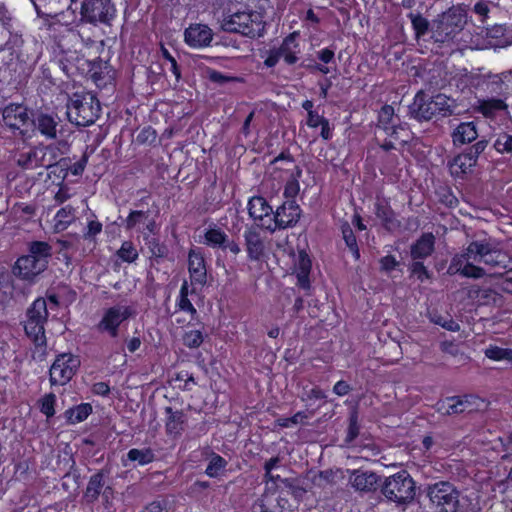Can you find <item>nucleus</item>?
Listing matches in <instances>:
<instances>
[{"instance_id":"1","label":"nucleus","mask_w":512,"mask_h":512,"mask_svg":"<svg viewBox=\"0 0 512 512\" xmlns=\"http://www.w3.org/2000/svg\"><path fill=\"white\" fill-rule=\"evenodd\" d=\"M507 259V254L495 239H477L470 242L463 253L453 257L449 272L460 273L470 278H481L485 274L484 270L474 263L482 262L492 267L505 266Z\"/></svg>"},{"instance_id":"2","label":"nucleus","mask_w":512,"mask_h":512,"mask_svg":"<svg viewBox=\"0 0 512 512\" xmlns=\"http://www.w3.org/2000/svg\"><path fill=\"white\" fill-rule=\"evenodd\" d=\"M221 27L226 32L239 33L243 36L255 38L262 35L264 21L259 12L245 9L225 16Z\"/></svg>"},{"instance_id":"3","label":"nucleus","mask_w":512,"mask_h":512,"mask_svg":"<svg viewBox=\"0 0 512 512\" xmlns=\"http://www.w3.org/2000/svg\"><path fill=\"white\" fill-rule=\"evenodd\" d=\"M51 256V247L46 242H33L29 254L20 257L14 267V272L25 280H31L42 273Z\"/></svg>"},{"instance_id":"4","label":"nucleus","mask_w":512,"mask_h":512,"mask_svg":"<svg viewBox=\"0 0 512 512\" xmlns=\"http://www.w3.org/2000/svg\"><path fill=\"white\" fill-rule=\"evenodd\" d=\"M100 114V104L91 93H75L67 104V116L77 126L93 124Z\"/></svg>"},{"instance_id":"5","label":"nucleus","mask_w":512,"mask_h":512,"mask_svg":"<svg viewBox=\"0 0 512 512\" xmlns=\"http://www.w3.org/2000/svg\"><path fill=\"white\" fill-rule=\"evenodd\" d=\"M48 319V303L45 298H37L26 311L24 330L38 347L46 346L45 323Z\"/></svg>"},{"instance_id":"6","label":"nucleus","mask_w":512,"mask_h":512,"mask_svg":"<svg viewBox=\"0 0 512 512\" xmlns=\"http://www.w3.org/2000/svg\"><path fill=\"white\" fill-rule=\"evenodd\" d=\"M413 113L420 120H430L435 116H446L453 112V100L444 94L429 96L420 91L415 95Z\"/></svg>"},{"instance_id":"7","label":"nucleus","mask_w":512,"mask_h":512,"mask_svg":"<svg viewBox=\"0 0 512 512\" xmlns=\"http://www.w3.org/2000/svg\"><path fill=\"white\" fill-rule=\"evenodd\" d=\"M466 23V15L458 8L449 9L438 16L431 24L432 37L436 42L444 43L459 33Z\"/></svg>"},{"instance_id":"8","label":"nucleus","mask_w":512,"mask_h":512,"mask_svg":"<svg viewBox=\"0 0 512 512\" xmlns=\"http://www.w3.org/2000/svg\"><path fill=\"white\" fill-rule=\"evenodd\" d=\"M382 493L390 501L406 504L415 497V483L408 472L400 471L386 478Z\"/></svg>"},{"instance_id":"9","label":"nucleus","mask_w":512,"mask_h":512,"mask_svg":"<svg viewBox=\"0 0 512 512\" xmlns=\"http://www.w3.org/2000/svg\"><path fill=\"white\" fill-rule=\"evenodd\" d=\"M117 9L112 0H83L80 7V20L92 25H111Z\"/></svg>"},{"instance_id":"10","label":"nucleus","mask_w":512,"mask_h":512,"mask_svg":"<svg viewBox=\"0 0 512 512\" xmlns=\"http://www.w3.org/2000/svg\"><path fill=\"white\" fill-rule=\"evenodd\" d=\"M427 496L436 512H457L459 491L449 482L441 481L427 487Z\"/></svg>"},{"instance_id":"11","label":"nucleus","mask_w":512,"mask_h":512,"mask_svg":"<svg viewBox=\"0 0 512 512\" xmlns=\"http://www.w3.org/2000/svg\"><path fill=\"white\" fill-rule=\"evenodd\" d=\"M80 366L77 356L70 353L60 354L50 368V382L52 385H65L68 383Z\"/></svg>"},{"instance_id":"12","label":"nucleus","mask_w":512,"mask_h":512,"mask_svg":"<svg viewBox=\"0 0 512 512\" xmlns=\"http://www.w3.org/2000/svg\"><path fill=\"white\" fill-rule=\"evenodd\" d=\"M132 315V310L126 305H116L106 309L102 318L97 324V330L101 333H107L111 337L118 336L120 325Z\"/></svg>"},{"instance_id":"13","label":"nucleus","mask_w":512,"mask_h":512,"mask_svg":"<svg viewBox=\"0 0 512 512\" xmlns=\"http://www.w3.org/2000/svg\"><path fill=\"white\" fill-rule=\"evenodd\" d=\"M248 212L257 225L269 231H275L274 213L263 197H252L248 202Z\"/></svg>"},{"instance_id":"14","label":"nucleus","mask_w":512,"mask_h":512,"mask_svg":"<svg viewBox=\"0 0 512 512\" xmlns=\"http://www.w3.org/2000/svg\"><path fill=\"white\" fill-rule=\"evenodd\" d=\"M3 121L6 126L13 130H19L21 133L25 132V127L28 126L30 118L27 109L19 104H10L3 110Z\"/></svg>"},{"instance_id":"15","label":"nucleus","mask_w":512,"mask_h":512,"mask_svg":"<svg viewBox=\"0 0 512 512\" xmlns=\"http://www.w3.org/2000/svg\"><path fill=\"white\" fill-rule=\"evenodd\" d=\"M301 215V209L294 200L285 201L274 213L276 229L295 225Z\"/></svg>"},{"instance_id":"16","label":"nucleus","mask_w":512,"mask_h":512,"mask_svg":"<svg viewBox=\"0 0 512 512\" xmlns=\"http://www.w3.org/2000/svg\"><path fill=\"white\" fill-rule=\"evenodd\" d=\"M125 222L127 230H136L143 234L145 240L148 239L150 234L156 232V223L149 217L148 212L131 211Z\"/></svg>"},{"instance_id":"17","label":"nucleus","mask_w":512,"mask_h":512,"mask_svg":"<svg viewBox=\"0 0 512 512\" xmlns=\"http://www.w3.org/2000/svg\"><path fill=\"white\" fill-rule=\"evenodd\" d=\"M185 42L192 48H203L208 46L212 39V30L203 24L190 25L184 33Z\"/></svg>"},{"instance_id":"18","label":"nucleus","mask_w":512,"mask_h":512,"mask_svg":"<svg viewBox=\"0 0 512 512\" xmlns=\"http://www.w3.org/2000/svg\"><path fill=\"white\" fill-rule=\"evenodd\" d=\"M188 269L192 282L203 285L206 283L207 270L200 249H191L188 255Z\"/></svg>"},{"instance_id":"19","label":"nucleus","mask_w":512,"mask_h":512,"mask_svg":"<svg viewBox=\"0 0 512 512\" xmlns=\"http://www.w3.org/2000/svg\"><path fill=\"white\" fill-rule=\"evenodd\" d=\"M349 483L361 492H369L376 488L378 477L375 473L366 470L349 471Z\"/></svg>"},{"instance_id":"20","label":"nucleus","mask_w":512,"mask_h":512,"mask_svg":"<svg viewBox=\"0 0 512 512\" xmlns=\"http://www.w3.org/2000/svg\"><path fill=\"white\" fill-rule=\"evenodd\" d=\"M246 251L250 260L258 261L264 255L265 245L260 235L253 229L244 232Z\"/></svg>"},{"instance_id":"21","label":"nucleus","mask_w":512,"mask_h":512,"mask_svg":"<svg viewBox=\"0 0 512 512\" xmlns=\"http://www.w3.org/2000/svg\"><path fill=\"white\" fill-rule=\"evenodd\" d=\"M311 269V261L304 251H299L294 260V272L297 275L298 284L304 288H309V273Z\"/></svg>"},{"instance_id":"22","label":"nucleus","mask_w":512,"mask_h":512,"mask_svg":"<svg viewBox=\"0 0 512 512\" xmlns=\"http://www.w3.org/2000/svg\"><path fill=\"white\" fill-rule=\"evenodd\" d=\"M287 168H285V179H287V183L284 189V196L288 199H293L299 192L300 186L298 183V178L301 176V170L292 162L287 161Z\"/></svg>"},{"instance_id":"23","label":"nucleus","mask_w":512,"mask_h":512,"mask_svg":"<svg viewBox=\"0 0 512 512\" xmlns=\"http://www.w3.org/2000/svg\"><path fill=\"white\" fill-rule=\"evenodd\" d=\"M476 155L467 152L456 156L450 163V171L453 175L459 177L471 171L476 165Z\"/></svg>"},{"instance_id":"24","label":"nucleus","mask_w":512,"mask_h":512,"mask_svg":"<svg viewBox=\"0 0 512 512\" xmlns=\"http://www.w3.org/2000/svg\"><path fill=\"white\" fill-rule=\"evenodd\" d=\"M478 136V131L474 122H464L457 126L452 137L455 145H463L474 141Z\"/></svg>"},{"instance_id":"25","label":"nucleus","mask_w":512,"mask_h":512,"mask_svg":"<svg viewBox=\"0 0 512 512\" xmlns=\"http://www.w3.org/2000/svg\"><path fill=\"white\" fill-rule=\"evenodd\" d=\"M75 209L67 205L57 211L53 218V228L55 232H62L66 230L75 219Z\"/></svg>"},{"instance_id":"26","label":"nucleus","mask_w":512,"mask_h":512,"mask_svg":"<svg viewBox=\"0 0 512 512\" xmlns=\"http://www.w3.org/2000/svg\"><path fill=\"white\" fill-rule=\"evenodd\" d=\"M167 420H166V432L172 436H178L183 430V424L185 422V415L182 411H173L172 408H166Z\"/></svg>"},{"instance_id":"27","label":"nucleus","mask_w":512,"mask_h":512,"mask_svg":"<svg viewBox=\"0 0 512 512\" xmlns=\"http://www.w3.org/2000/svg\"><path fill=\"white\" fill-rule=\"evenodd\" d=\"M434 236L431 233L424 234L411 249V255L414 259L426 258L434 250Z\"/></svg>"},{"instance_id":"28","label":"nucleus","mask_w":512,"mask_h":512,"mask_svg":"<svg viewBox=\"0 0 512 512\" xmlns=\"http://www.w3.org/2000/svg\"><path fill=\"white\" fill-rule=\"evenodd\" d=\"M470 401L468 398L462 399L458 397L447 398L439 404V411L445 414H458L470 411Z\"/></svg>"},{"instance_id":"29","label":"nucleus","mask_w":512,"mask_h":512,"mask_svg":"<svg viewBox=\"0 0 512 512\" xmlns=\"http://www.w3.org/2000/svg\"><path fill=\"white\" fill-rule=\"evenodd\" d=\"M278 49L288 64L295 63L297 61V54L300 52L297 43V35L293 33L286 37Z\"/></svg>"},{"instance_id":"30","label":"nucleus","mask_w":512,"mask_h":512,"mask_svg":"<svg viewBox=\"0 0 512 512\" xmlns=\"http://www.w3.org/2000/svg\"><path fill=\"white\" fill-rule=\"evenodd\" d=\"M52 19L54 23H59L60 25L67 27L69 30H72L80 23H83L76 10L71 6H69L65 11L54 14Z\"/></svg>"},{"instance_id":"31","label":"nucleus","mask_w":512,"mask_h":512,"mask_svg":"<svg viewBox=\"0 0 512 512\" xmlns=\"http://www.w3.org/2000/svg\"><path fill=\"white\" fill-rule=\"evenodd\" d=\"M227 234L218 227H209L204 233L203 243L212 248H222L227 241Z\"/></svg>"},{"instance_id":"32","label":"nucleus","mask_w":512,"mask_h":512,"mask_svg":"<svg viewBox=\"0 0 512 512\" xmlns=\"http://www.w3.org/2000/svg\"><path fill=\"white\" fill-rule=\"evenodd\" d=\"M227 466V461L218 454H212L209 458L205 473L211 478H217L223 475Z\"/></svg>"},{"instance_id":"33","label":"nucleus","mask_w":512,"mask_h":512,"mask_svg":"<svg viewBox=\"0 0 512 512\" xmlns=\"http://www.w3.org/2000/svg\"><path fill=\"white\" fill-rule=\"evenodd\" d=\"M92 412L90 404L83 403L65 412L67 420L71 424H76L84 421Z\"/></svg>"},{"instance_id":"34","label":"nucleus","mask_w":512,"mask_h":512,"mask_svg":"<svg viewBox=\"0 0 512 512\" xmlns=\"http://www.w3.org/2000/svg\"><path fill=\"white\" fill-rule=\"evenodd\" d=\"M155 456L150 448L130 449L127 453V460L136 462L138 465H147L154 460Z\"/></svg>"},{"instance_id":"35","label":"nucleus","mask_w":512,"mask_h":512,"mask_svg":"<svg viewBox=\"0 0 512 512\" xmlns=\"http://www.w3.org/2000/svg\"><path fill=\"white\" fill-rule=\"evenodd\" d=\"M36 125L41 134L48 138H54L56 136V121L52 116L41 114L36 120Z\"/></svg>"},{"instance_id":"36","label":"nucleus","mask_w":512,"mask_h":512,"mask_svg":"<svg viewBox=\"0 0 512 512\" xmlns=\"http://www.w3.org/2000/svg\"><path fill=\"white\" fill-rule=\"evenodd\" d=\"M379 125L385 132L390 131L392 125H396L399 119L394 116V108L390 105H385L379 112Z\"/></svg>"},{"instance_id":"37","label":"nucleus","mask_w":512,"mask_h":512,"mask_svg":"<svg viewBox=\"0 0 512 512\" xmlns=\"http://www.w3.org/2000/svg\"><path fill=\"white\" fill-rule=\"evenodd\" d=\"M485 356L494 361H512V349L490 345L485 349Z\"/></svg>"},{"instance_id":"38","label":"nucleus","mask_w":512,"mask_h":512,"mask_svg":"<svg viewBox=\"0 0 512 512\" xmlns=\"http://www.w3.org/2000/svg\"><path fill=\"white\" fill-rule=\"evenodd\" d=\"M117 256L124 262L133 263L138 259L139 253L131 241H124L117 251Z\"/></svg>"},{"instance_id":"39","label":"nucleus","mask_w":512,"mask_h":512,"mask_svg":"<svg viewBox=\"0 0 512 512\" xmlns=\"http://www.w3.org/2000/svg\"><path fill=\"white\" fill-rule=\"evenodd\" d=\"M386 134L401 144L407 143L411 139V132L409 129L406 125H402L400 123L392 125L390 131L386 132Z\"/></svg>"},{"instance_id":"40","label":"nucleus","mask_w":512,"mask_h":512,"mask_svg":"<svg viewBox=\"0 0 512 512\" xmlns=\"http://www.w3.org/2000/svg\"><path fill=\"white\" fill-rule=\"evenodd\" d=\"M506 108L505 103L500 99H492L480 103L479 110L485 116H492L495 111Z\"/></svg>"},{"instance_id":"41","label":"nucleus","mask_w":512,"mask_h":512,"mask_svg":"<svg viewBox=\"0 0 512 512\" xmlns=\"http://www.w3.org/2000/svg\"><path fill=\"white\" fill-rule=\"evenodd\" d=\"M180 310L194 314L196 313V309L192 305L191 301L188 299V285L187 282H184L181 286L179 293V300L177 303Z\"/></svg>"},{"instance_id":"42","label":"nucleus","mask_w":512,"mask_h":512,"mask_svg":"<svg viewBox=\"0 0 512 512\" xmlns=\"http://www.w3.org/2000/svg\"><path fill=\"white\" fill-rule=\"evenodd\" d=\"M103 486V476L101 474L93 475L86 488V496L94 499L96 498L102 489Z\"/></svg>"},{"instance_id":"43","label":"nucleus","mask_w":512,"mask_h":512,"mask_svg":"<svg viewBox=\"0 0 512 512\" xmlns=\"http://www.w3.org/2000/svg\"><path fill=\"white\" fill-rule=\"evenodd\" d=\"M494 148L499 153H512V134H499L494 142Z\"/></svg>"},{"instance_id":"44","label":"nucleus","mask_w":512,"mask_h":512,"mask_svg":"<svg viewBox=\"0 0 512 512\" xmlns=\"http://www.w3.org/2000/svg\"><path fill=\"white\" fill-rule=\"evenodd\" d=\"M203 335L199 330H189L183 335V343L189 348H198L203 343Z\"/></svg>"},{"instance_id":"45","label":"nucleus","mask_w":512,"mask_h":512,"mask_svg":"<svg viewBox=\"0 0 512 512\" xmlns=\"http://www.w3.org/2000/svg\"><path fill=\"white\" fill-rule=\"evenodd\" d=\"M56 402V396L52 393L46 394L40 400V411L45 414L48 418L55 414L54 405Z\"/></svg>"},{"instance_id":"46","label":"nucleus","mask_w":512,"mask_h":512,"mask_svg":"<svg viewBox=\"0 0 512 512\" xmlns=\"http://www.w3.org/2000/svg\"><path fill=\"white\" fill-rule=\"evenodd\" d=\"M342 234L343 238L346 242V245L350 248V250L354 253L356 258H359V251L357 247L356 238L351 227L348 224L342 226Z\"/></svg>"},{"instance_id":"47","label":"nucleus","mask_w":512,"mask_h":512,"mask_svg":"<svg viewBox=\"0 0 512 512\" xmlns=\"http://www.w3.org/2000/svg\"><path fill=\"white\" fill-rule=\"evenodd\" d=\"M412 25L418 37L424 35L429 27L428 21L422 16H414L412 18Z\"/></svg>"},{"instance_id":"48","label":"nucleus","mask_w":512,"mask_h":512,"mask_svg":"<svg viewBox=\"0 0 512 512\" xmlns=\"http://www.w3.org/2000/svg\"><path fill=\"white\" fill-rule=\"evenodd\" d=\"M411 271L413 275L417 276L420 281H424L429 278L428 271L426 267L421 262H414L411 266Z\"/></svg>"},{"instance_id":"49","label":"nucleus","mask_w":512,"mask_h":512,"mask_svg":"<svg viewBox=\"0 0 512 512\" xmlns=\"http://www.w3.org/2000/svg\"><path fill=\"white\" fill-rule=\"evenodd\" d=\"M148 248L153 257H163L166 253V249L164 246L160 245L157 240L150 239L147 242Z\"/></svg>"},{"instance_id":"50","label":"nucleus","mask_w":512,"mask_h":512,"mask_svg":"<svg viewBox=\"0 0 512 512\" xmlns=\"http://www.w3.org/2000/svg\"><path fill=\"white\" fill-rule=\"evenodd\" d=\"M381 269L390 272L398 266V261L393 256H385L380 260Z\"/></svg>"},{"instance_id":"51","label":"nucleus","mask_w":512,"mask_h":512,"mask_svg":"<svg viewBox=\"0 0 512 512\" xmlns=\"http://www.w3.org/2000/svg\"><path fill=\"white\" fill-rule=\"evenodd\" d=\"M283 58L279 49L270 50L264 63L267 67H274Z\"/></svg>"},{"instance_id":"52","label":"nucleus","mask_w":512,"mask_h":512,"mask_svg":"<svg viewBox=\"0 0 512 512\" xmlns=\"http://www.w3.org/2000/svg\"><path fill=\"white\" fill-rule=\"evenodd\" d=\"M102 231V224L98 221H89L87 225V231L85 233V237H93L98 235Z\"/></svg>"},{"instance_id":"53","label":"nucleus","mask_w":512,"mask_h":512,"mask_svg":"<svg viewBox=\"0 0 512 512\" xmlns=\"http://www.w3.org/2000/svg\"><path fill=\"white\" fill-rule=\"evenodd\" d=\"M501 288L508 293H512V269L505 272L500 282Z\"/></svg>"},{"instance_id":"54","label":"nucleus","mask_w":512,"mask_h":512,"mask_svg":"<svg viewBox=\"0 0 512 512\" xmlns=\"http://www.w3.org/2000/svg\"><path fill=\"white\" fill-rule=\"evenodd\" d=\"M324 120V117L320 116L314 111H310L307 118V125L311 128H316L319 127L324 122Z\"/></svg>"},{"instance_id":"55","label":"nucleus","mask_w":512,"mask_h":512,"mask_svg":"<svg viewBox=\"0 0 512 512\" xmlns=\"http://www.w3.org/2000/svg\"><path fill=\"white\" fill-rule=\"evenodd\" d=\"M350 391V386L345 381H338L334 387L333 392L338 396H344Z\"/></svg>"},{"instance_id":"56","label":"nucleus","mask_w":512,"mask_h":512,"mask_svg":"<svg viewBox=\"0 0 512 512\" xmlns=\"http://www.w3.org/2000/svg\"><path fill=\"white\" fill-rule=\"evenodd\" d=\"M209 78H210V80H212L214 82H218V83H223V82L232 80L231 77L226 76V75H224L218 71H215V70L209 72Z\"/></svg>"},{"instance_id":"57","label":"nucleus","mask_w":512,"mask_h":512,"mask_svg":"<svg viewBox=\"0 0 512 512\" xmlns=\"http://www.w3.org/2000/svg\"><path fill=\"white\" fill-rule=\"evenodd\" d=\"M334 57V52L330 49H322L318 52V58L324 62L329 63Z\"/></svg>"},{"instance_id":"58","label":"nucleus","mask_w":512,"mask_h":512,"mask_svg":"<svg viewBox=\"0 0 512 512\" xmlns=\"http://www.w3.org/2000/svg\"><path fill=\"white\" fill-rule=\"evenodd\" d=\"M440 326H442L443 328H445L449 331H453V332L460 330L459 324L452 319L444 320L443 323H440Z\"/></svg>"},{"instance_id":"59","label":"nucleus","mask_w":512,"mask_h":512,"mask_svg":"<svg viewBox=\"0 0 512 512\" xmlns=\"http://www.w3.org/2000/svg\"><path fill=\"white\" fill-rule=\"evenodd\" d=\"M321 127V137L325 140H328L332 137L330 125L327 119L320 125Z\"/></svg>"},{"instance_id":"60","label":"nucleus","mask_w":512,"mask_h":512,"mask_svg":"<svg viewBox=\"0 0 512 512\" xmlns=\"http://www.w3.org/2000/svg\"><path fill=\"white\" fill-rule=\"evenodd\" d=\"M222 248L228 249L231 253H233L235 255H237L241 252V248H240L239 244L236 243L235 241H229L228 239Z\"/></svg>"},{"instance_id":"61","label":"nucleus","mask_w":512,"mask_h":512,"mask_svg":"<svg viewBox=\"0 0 512 512\" xmlns=\"http://www.w3.org/2000/svg\"><path fill=\"white\" fill-rule=\"evenodd\" d=\"M141 346V340L139 337H133L127 342V348L129 352L133 353L137 351Z\"/></svg>"},{"instance_id":"62","label":"nucleus","mask_w":512,"mask_h":512,"mask_svg":"<svg viewBox=\"0 0 512 512\" xmlns=\"http://www.w3.org/2000/svg\"><path fill=\"white\" fill-rule=\"evenodd\" d=\"M487 143L485 141H478L475 143L472 148L470 149V152H472L474 155H476V159L478 158V155L481 154L485 148Z\"/></svg>"},{"instance_id":"63","label":"nucleus","mask_w":512,"mask_h":512,"mask_svg":"<svg viewBox=\"0 0 512 512\" xmlns=\"http://www.w3.org/2000/svg\"><path fill=\"white\" fill-rule=\"evenodd\" d=\"M358 434L357 417L353 415L350 419L349 436L351 439Z\"/></svg>"},{"instance_id":"64","label":"nucleus","mask_w":512,"mask_h":512,"mask_svg":"<svg viewBox=\"0 0 512 512\" xmlns=\"http://www.w3.org/2000/svg\"><path fill=\"white\" fill-rule=\"evenodd\" d=\"M141 512H165L161 504L158 502H152L147 505Z\"/></svg>"}]
</instances>
